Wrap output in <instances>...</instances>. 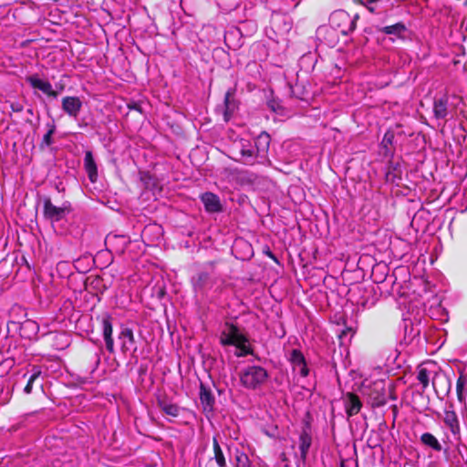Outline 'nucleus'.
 I'll use <instances>...</instances> for the list:
<instances>
[{
	"label": "nucleus",
	"mask_w": 467,
	"mask_h": 467,
	"mask_svg": "<svg viewBox=\"0 0 467 467\" xmlns=\"http://www.w3.org/2000/svg\"><path fill=\"white\" fill-rule=\"evenodd\" d=\"M159 405L161 410L169 416L177 417L180 413V408L176 404L165 400H161L159 401Z\"/></svg>",
	"instance_id": "27"
},
{
	"label": "nucleus",
	"mask_w": 467,
	"mask_h": 467,
	"mask_svg": "<svg viewBox=\"0 0 467 467\" xmlns=\"http://www.w3.org/2000/svg\"><path fill=\"white\" fill-rule=\"evenodd\" d=\"M375 394L367 393L369 396L372 407H381L386 404V396L382 383L375 382L373 384Z\"/></svg>",
	"instance_id": "20"
},
{
	"label": "nucleus",
	"mask_w": 467,
	"mask_h": 467,
	"mask_svg": "<svg viewBox=\"0 0 467 467\" xmlns=\"http://www.w3.org/2000/svg\"><path fill=\"white\" fill-rule=\"evenodd\" d=\"M213 449L214 453V460L219 467H226V459L224 457L223 451L219 444L217 437L213 438Z\"/></svg>",
	"instance_id": "25"
},
{
	"label": "nucleus",
	"mask_w": 467,
	"mask_h": 467,
	"mask_svg": "<svg viewBox=\"0 0 467 467\" xmlns=\"http://www.w3.org/2000/svg\"><path fill=\"white\" fill-rule=\"evenodd\" d=\"M406 26L400 22L392 26H387L380 29V31L386 35H394L400 36L406 31Z\"/></svg>",
	"instance_id": "26"
},
{
	"label": "nucleus",
	"mask_w": 467,
	"mask_h": 467,
	"mask_svg": "<svg viewBox=\"0 0 467 467\" xmlns=\"http://www.w3.org/2000/svg\"><path fill=\"white\" fill-rule=\"evenodd\" d=\"M10 108L14 112H21L24 109L23 105L19 102H12Z\"/></svg>",
	"instance_id": "36"
},
{
	"label": "nucleus",
	"mask_w": 467,
	"mask_h": 467,
	"mask_svg": "<svg viewBox=\"0 0 467 467\" xmlns=\"http://www.w3.org/2000/svg\"><path fill=\"white\" fill-rule=\"evenodd\" d=\"M120 340V348L123 353L135 351V339L132 329L126 327L121 330L119 335Z\"/></svg>",
	"instance_id": "15"
},
{
	"label": "nucleus",
	"mask_w": 467,
	"mask_h": 467,
	"mask_svg": "<svg viewBox=\"0 0 467 467\" xmlns=\"http://www.w3.org/2000/svg\"><path fill=\"white\" fill-rule=\"evenodd\" d=\"M41 374V371L39 368H34V372L32 373V375L29 377L28 380H27V384L26 385V387L24 388V392L26 394H30L32 392V389H33V384L34 382L38 379V377L40 376Z\"/></svg>",
	"instance_id": "30"
},
{
	"label": "nucleus",
	"mask_w": 467,
	"mask_h": 467,
	"mask_svg": "<svg viewBox=\"0 0 467 467\" xmlns=\"http://www.w3.org/2000/svg\"><path fill=\"white\" fill-rule=\"evenodd\" d=\"M431 371L426 367H420L417 379L425 389L429 386Z\"/></svg>",
	"instance_id": "29"
},
{
	"label": "nucleus",
	"mask_w": 467,
	"mask_h": 467,
	"mask_svg": "<svg viewBox=\"0 0 467 467\" xmlns=\"http://www.w3.org/2000/svg\"><path fill=\"white\" fill-rule=\"evenodd\" d=\"M47 127H48V130H47V133L44 135L43 140H42V145H46V146H49L53 143L52 136L56 131V126L53 122L48 123Z\"/></svg>",
	"instance_id": "32"
},
{
	"label": "nucleus",
	"mask_w": 467,
	"mask_h": 467,
	"mask_svg": "<svg viewBox=\"0 0 467 467\" xmlns=\"http://www.w3.org/2000/svg\"><path fill=\"white\" fill-rule=\"evenodd\" d=\"M441 417V420L446 426V428L450 431L451 436L456 440H461V423L460 419L454 410V405L450 403L446 405L443 414H438Z\"/></svg>",
	"instance_id": "5"
},
{
	"label": "nucleus",
	"mask_w": 467,
	"mask_h": 467,
	"mask_svg": "<svg viewBox=\"0 0 467 467\" xmlns=\"http://www.w3.org/2000/svg\"><path fill=\"white\" fill-rule=\"evenodd\" d=\"M200 400L205 413H212L214 409L215 400L210 389L202 383L200 386Z\"/></svg>",
	"instance_id": "17"
},
{
	"label": "nucleus",
	"mask_w": 467,
	"mask_h": 467,
	"mask_svg": "<svg viewBox=\"0 0 467 467\" xmlns=\"http://www.w3.org/2000/svg\"><path fill=\"white\" fill-rule=\"evenodd\" d=\"M234 90L230 88L226 91L224 96V119L228 120L230 116L234 112L236 109V102L234 99Z\"/></svg>",
	"instance_id": "22"
},
{
	"label": "nucleus",
	"mask_w": 467,
	"mask_h": 467,
	"mask_svg": "<svg viewBox=\"0 0 467 467\" xmlns=\"http://www.w3.org/2000/svg\"><path fill=\"white\" fill-rule=\"evenodd\" d=\"M448 101L447 96L434 100L433 114L437 119H445L448 116Z\"/></svg>",
	"instance_id": "21"
},
{
	"label": "nucleus",
	"mask_w": 467,
	"mask_h": 467,
	"mask_svg": "<svg viewBox=\"0 0 467 467\" xmlns=\"http://www.w3.org/2000/svg\"><path fill=\"white\" fill-rule=\"evenodd\" d=\"M376 5L377 0H368L366 4V7L368 10H369L371 13H374L376 11Z\"/></svg>",
	"instance_id": "37"
},
{
	"label": "nucleus",
	"mask_w": 467,
	"mask_h": 467,
	"mask_svg": "<svg viewBox=\"0 0 467 467\" xmlns=\"http://www.w3.org/2000/svg\"><path fill=\"white\" fill-rule=\"evenodd\" d=\"M84 167L88 177L91 182H95L98 180V168L95 162L93 154L90 150L86 151L84 158Z\"/></svg>",
	"instance_id": "19"
},
{
	"label": "nucleus",
	"mask_w": 467,
	"mask_h": 467,
	"mask_svg": "<svg viewBox=\"0 0 467 467\" xmlns=\"http://www.w3.org/2000/svg\"><path fill=\"white\" fill-rule=\"evenodd\" d=\"M112 321L109 315L102 317V333L106 344V348L109 353H114V340L112 337Z\"/></svg>",
	"instance_id": "12"
},
{
	"label": "nucleus",
	"mask_w": 467,
	"mask_h": 467,
	"mask_svg": "<svg viewBox=\"0 0 467 467\" xmlns=\"http://www.w3.org/2000/svg\"><path fill=\"white\" fill-rule=\"evenodd\" d=\"M393 140H394L393 132L388 131L385 133L383 140L381 141V144L385 149H388V147L392 144Z\"/></svg>",
	"instance_id": "33"
},
{
	"label": "nucleus",
	"mask_w": 467,
	"mask_h": 467,
	"mask_svg": "<svg viewBox=\"0 0 467 467\" xmlns=\"http://www.w3.org/2000/svg\"><path fill=\"white\" fill-rule=\"evenodd\" d=\"M358 19V15L350 16L348 13L344 10H337L330 15L329 25L334 32H339L346 36L356 28V22Z\"/></svg>",
	"instance_id": "3"
},
{
	"label": "nucleus",
	"mask_w": 467,
	"mask_h": 467,
	"mask_svg": "<svg viewBox=\"0 0 467 467\" xmlns=\"http://www.w3.org/2000/svg\"><path fill=\"white\" fill-rule=\"evenodd\" d=\"M26 81L29 83L33 88L39 89L49 97L56 99L58 96V92L53 89L50 82L42 80L37 75L27 76Z\"/></svg>",
	"instance_id": "8"
},
{
	"label": "nucleus",
	"mask_w": 467,
	"mask_h": 467,
	"mask_svg": "<svg viewBox=\"0 0 467 467\" xmlns=\"http://www.w3.org/2000/svg\"><path fill=\"white\" fill-rule=\"evenodd\" d=\"M43 203L44 216L51 223L61 221L71 212V206L68 202H65L62 206L58 207L52 203L50 198L47 197L44 199Z\"/></svg>",
	"instance_id": "4"
},
{
	"label": "nucleus",
	"mask_w": 467,
	"mask_h": 467,
	"mask_svg": "<svg viewBox=\"0 0 467 467\" xmlns=\"http://www.w3.org/2000/svg\"><path fill=\"white\" fill-rule=\"evenodd\" d=\"M340 467H347L343 462L340 463Z\"/></svg>",
	"instance_id": "39"
},
{
	"label": "nucleus",
	"mask_w": 467,
	"mask_h": 467,
	"mask_svg": "<svg viewBox=\"0 0 467 467\" xmlns=\"http://www.w3.org/2000/svg\"><path fill=\"white\" fill-rule=\"evenodd\" d=\"M267 106L274 112H278L281 109V106H280L279 102L276 101L275 99L269 100L267 102Z\"/></svg>",
	"instance_id": "35"
},
{
	"label": "nucleus",
	"mask_w": 467,
	"mask_h": 467,
	"mask_svg": "<svg viewBox=\"0 0 467 467\" xmlns=\"http://www.w3.org/2000/svg\"><path fill=\"white\" fill-rule=\"evenodd\" d=\"M312 443V437L311 435L306 431H303L299 436V450H300V456L303 461L306 459L308 450Z\"/></svg>",
	"instance_id": "23"
},
{
	"label": "nucleus",
	"mask_w": 467,
	"mask_h": 467,
	"mask_svg": "<svg viewBox=\"0 0 467 467\" xmlns=\"http://www.w3.org/2000/svg\"><path fill=\"white\" fill-rule=\"evenodd\" d=\"M192 284L195 292L202 293L213 286V281L208 272L201 271L192 278Z\"/></svg>",
	"instance_id": "11"
},
{
	"label": "nucleus",
	"mask_w": 467,
	"mask_h": 467,
	"mask_svg": "<svg viewBox=\"0 0 467 467\" xmlns=\"http://www.w3.org/2000/svg\"><path fill=\"white\" fill-rule=\"evenodd\" d=\"M200 200L208 213H219L223 211V206L219 196L212 192H205L201 194Z\"/></svg>",
	"instance_id": "6"
},
{
	"label": "nucleus",
	"mask_w": 467,
	"mask_h": 467,
	"mask_svg": "<svg viewBox=\"0 0 467 467\" xmlns=\"http://www.w3.org/2000/svg\"><path fill=\"white\" fill-rule=\"evenodd\" d=\"M344 405L348 417L357 415L362 407V403L358 395L348 392L344 397Z\"/></svg>",
	"instance_id": "16"
},
{
	"label": "nucleus",
	"mask_w": 467,
	"mask_h": 467,
	"mask_svg": "<svg viewBox=\"0 0 467 467\" xmlns=\"http://www.w3.org/2000/svg\"><path fill=\"white\" fill-rule=\"evenodd\" d=\"M270 142V135L265 131L261 132L255 139L254 146L257 150V154L260 155V158L263 159L265 157L269 150Z\"/></svg>",
	"instance_id": "18"
},
{
	"label": "nucleus",
	"mask_w": 467,
	"mask_h": 467,
	"mask_svg": "<svg viewBox=\"0 0 467 467\" xmlns=\"http://www.w3.org/2000/svg\"><path fill=\"white\" fill-rule=\"evenodd\" d=\"M289 361L293 366L294 371H296L301 377H306L309 370L306 366V358L298 349H293L290 353Z\"/></svg>",
	"instance_id": "9"
},
{
	"label": "nucleus",
	"mask_w": 467,
	"mask_h": 467,
	"mask_svg": "<svg viewBox=\"0 0 467 467\" xmlns=\"http://www.w3.org/2000/svg\"><path fill=\"white\" fill-rule=\"evenodd\" d=\"M129 244L130 238L124 234H109L105 239V244L108 246V248L117 254H122Z\"/></svg>",
	"instance_id": "7"
},
{
	"label": "nucleus",
	"mask_w": 467,
	"mask_h": 467,
	"mask_svg": "<svg viewBox=\"0 0 467 467\" xmlns=\"http://www.w3.org/2000/svg\"><path fill=\"white\" fill-rule=\"evenodd\" d=\"M241 384L249 389L262 386L268 379L267 371L261 366H248L239 373Z\"/></svg>",
	"instance_id": "2"
},
{
	"label": "nucleus",
	"mask_w": 467,
	"mask_h": 467,
	"mask_svg": "<svg viewBox=\"0 0 467 467\" xmlns=\"http://www.w3.org/2000/svg\"><path fill=\"white\" fill-rule=\"evenodd\" d=\"M23 329H28V330H31L35 333H36V331L38 330V326L36 322L32 321V320H26L24 324H23V327H22Z\"/></svg>",
	"instance_id": "34"
},
{
	"label": "nucleus",
	"mask_w": 467,
	"mask_h": 467,
	"mask_svg": "<svg viewBox=\"0 0 467 467\" xmlns=\"http://www.w3.org/2000/svg\"><path fill=\"white\" fill-rule=\"evenodd\" d=\"M420 442L426 447L431 448L435 451H441L442 450L441 444L438 441V439L430 432H424L421 434Z\"/></svg>",
	"instance_id": "24"
},
{
	"label": "nucleus",
	"mask_w": 467,
	"mask_h": 467,
	"mask_svg": "<svg viewBox=\"0 0 467 467\" xmlns=\"http://www.w3.org/2000/svg\"><path fill=\"white\" fill-rule=\"evenodd\" d=\"M240 154L244 164H253L260 157L254 146L247 140L240 142Z\"/></svg>",
	"instance_id": "14"
},
{
	"label": "nucleus",
	"mask_w": 467,
	"mask_h": 467,
	"mask_svg": "<svg viewBox=\"0 0 467 467\" xmlns=\"http://www.w3.org/2000/svg\"><path fill=\"white\" fill-rule=\"evenodd\" d=\"M96 355H97V364H99V360H100L99 353H97Z\"/></svg>",
	"instance_id": "38"
},
{
	"label": "nucleus",
	"mask_w": 467,
	"mask_h": 467,
	"mask_svg": "<svg viewBox=\"0 0 467 467\" xmlns=\"http://www.w3.org/2000/svg\"><path fill=\"white\" fill-rule=\"evenodd\" d=\"M359 297L356 300L358 306L362 309L370 308L378 301V296L373 287L358 289Z\"/></svg>",
	"instance_id": "10"
},
{
	"label": "nucleus",
	"mask_w": 467,
	"mask_h": 467,
	"mask_svg": "<svg viewBox=\"0 0 467 467\" xmlns=\"http://www.w3.org/2000/svg\"><path fill=\"white\" fill-rule=\"evenodd\" d=\"M82 102L78 97L67 96L62 99V109L70 117L77 118L81 110Z\"/></svg>",
	"instance_id": "13"
},
{
	"label": "nucleus",
	"mask_w": 467,
	"mask_h": 467,
	"mask_svg": "<svg viewBox=\"0 0 467 467\" xmlns=\"http://www.w3.org/2000/svg\"><path fill=\"white\" fill-rule=\"evenodd\" d=\"M234 460H235V467H251L252 462L250 461L248 455L236 449L234 451Z\"/></svg>",
	"instance_id": "28"
},
{
	"label": "nucleus",
	"mask_w": 467,
	"mask_h": 467,
	"mask_svg": "<svg viewBox=\"0 0 467 467\" xmlns=\"http://www.w3.org/2000/svg\"><path fill=\"white\" fill-rule=\"evenodd\" d=\"M466 384V378L463 375H461L456 382V393L457 399L460 402L463 400V390Z\"/></svg>",
	"instance_id": "31"
},
{
	"label": "nucleus",
	"mask_w": 467,
	"mask_h": 467,
	"mask_svg": "<svg viewBox=\"0 0 467 467\" xmlns=\"http://www.w3.org/2000/svg\"><path fill=\"white\" fill-rule=\"evenodd\" d=\"M220 343L223 346H234L235 356L245 357L253 354L247 337L242 333L240 328L230 322H226L221 331Z\"/></svg>",
	"instance_id": "1"
}]
</instances>
